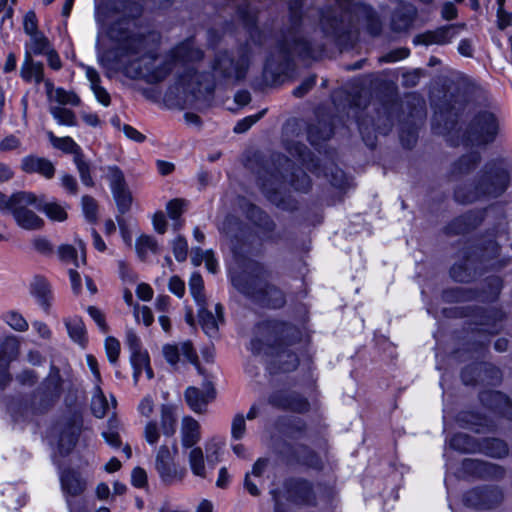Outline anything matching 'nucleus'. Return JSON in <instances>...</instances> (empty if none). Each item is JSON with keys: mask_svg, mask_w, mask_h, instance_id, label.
Instances as JSON below:
<instances>
[{"mask_svg": "<svg viewBox=\"0 0 512 512\" xmlns=\"http://www.w3.org/2000/svg\"><path fill=\"white\" fill-rule=\"evenodd\" d=\"M119 63L130 78H144L148 82L161 81L171 70L167 57L148 48L146 37L131 38L120 48Z\"/></svg>", "mask_w": 512, "mask_h": 512, "instance_id": "1", "label": "nucleus"}, {"mask_svg": "<svg viewBox=\"0 0 512 512\" xmlns=\"http://www.w3.org/2000/svg\"><path fill=\"white\" fill-rule=\"evenodd\" d=\"M510 174L504 167H493L487 170L481 178L476 191L471 195H462L461 190L456 191V198L461 202H472L481 196L498 197L508 188Z\"/></svg>", "mask_w": 512, "mask_h": 512, "instance_id": "2", "label": "nucleus"}, {"mask_svg": "<svg viewBox=\"0 0 512 512\" xmlns=\"http://www.w3.org/2000/svg\"><path fill=\"white\" fill-rule=\"evenodd\" d=\"M231 281L234 287L241 293L265 302L272 307H280L283 303L282 293L273 287L263 284L262 280L246 275L231 273Z\"/></svg>", "mask_w": 512, "mask_h": 512, "instance_id": "3", "label": "nucleus"}, {"mask_svg": "<svg viewBox=\"0 0 512 512\" xmlns=\"http://www.w3.org/2000/svg\"><path fill=\"white\" fill-rule=\"evenodd\" d=\"M14 206L12 214L16 223L23 229L35 230L43 225V220L33 211L27 209L32 205L39 210L44 203V195H36L32 192H18L14 194Z\"/></svg>", "mask_w": 512, "mask_h": 512, "instance_id": "4", "label": "nucleus"}, {"mask_svg": "<svg viewBox=\"0 0 512 512\" xmlns=\"http://www.w3.org/2000/svg\"><path fill=\"white\" fill-rule=\"evenodd\" d=\"M178 422V408L171 403L160 406V425L155 420H149L144 427V438L149 445H156L161 433L165 437H172L176 432Z\"/></svg>", "mask_w": 512, "mask_h": 512, "instance_id": "5", "label": "nucleus"}, {"mask_svg": "<svg viewBox=\"0 0 512 512\" xmlns=\"http://www.w3.org/2000/svg\"><path fill=\"white\" fill-rule=\"evenodd\" d=\"M155 468L161 481L167 485L180 483L187 475L186 468L174 461V454L167 445L157 450Z\"/></svg>", "mask_w": 512, "mask_h": 512, "instance_id": "6", "label": "nucleus"}, {"mask_svg": "<svg viewBox=\"0 0 512 512\" xmlns=\"http://www.w3.org/2000/svg\"><path fill=\"white\" fill-rule=\"evenodd\" d=\"M497 124L494 116L490 113L479 115L468 132L465 143L484 144L491 141L496 133Z\"/></svg>", "mask_w": 512, "mask_h": 512, "instance_id": "7", "label": "nucleus"}, {"mask_svg": "<svg viewBox=\"0 0 512 512\" xmlns=\"http://www.w3.org/2000/svg\"><path fill=\"white\" fill-rule=\"evenodd\" d=\"M503 499V491L498 487L476 488L465 495L466 504L476 508H492L499 505Z\"/></svg>", "mask_w": 512, "mask_h": 512, "instance_id": "8", "label": "nucleus"}, {"mask_svg": "<svg viewBox=\"0 0 512 512\" xmlns=\"http://www.w3.org/2000/svg\"><path fill=\"white\" fill-rule=\"evenodd\" d=\"M163 355L171 366H177L179 363L187 362L198 368V356L189 341L164 345Z\"/></svg>", "mask_w": 512, "mask_h": 512, "instance_id": "9", "label": "nucleus"}, {"mask_svg": "<svg viewBox=\"0 0 512 512\" xmlns=\"http://www.w3.org/2000/svg\"><path fill=\"white\" fill-rule=\"evenodd\" d=\"M60 483L63 493L66 496V502L71 512L73 505L70 497H75L82 494L86 489V481L75 471L66 470L60 475Z\"/></svg>", "mask_w": 512, "mask_h": 512, "instance_id": "10", "label": "nucleus"}, {"mask_svg": "<svg viewBox=\"0 0 512 512\" xmlns=\"http://www.w3.org/2000/svg\"><path fill=\"white\" fill-rule=\"evenodd\" d=\"M480 399L485 406L512 421V402L505 394L499 391H486L481 394Z\"/></svg>", "mask_w": 512, "mask_h": 512, "instance_id": "11", "label": "nucleus"}, {"mask_svg": "<svg viewBox=\"0 0 512 512\" xmlns=\"http://www.w3.org/2000/svg\"><path fill=\"white\" fill-rule=\"evenodd\" d=\"M462 26H445L442 28H439L435 31H429L426 33H423L421 35H418L415 38V42L421 43L424 45H432V44H438L443 45L450 43L458 34V30L460 28H463Z\"/></svg>", "mask_w": 512, "mask_h": 512, "instance_id": "12", "label": "nucleus"}, {"mask_svg": "<svg viewBox=\"0 0 512 512\" xmlns=\"http://www.w3.org/2000/svg\"><path fill=\"white\" fill-rule=\"evenodd\" d=\"M181 445L185 449L198 447L201 440V427L197 420L191 416H185L181 420L180 426Z\"/></svg>", "mask_w": 512, "mask_h": 512, "instance_id": "13", "label": "nucleus"}, {"mask_svg": "<svg viewBox=\"0 0 512 512\" xmlns=\"http://www.w3.org/2000/svg\"><path fill=\"white\" fill-rule=\"evenodd\" d=\"M214 398L213 388L206 386L203 390L195 387H188L185 391V399L192 411L202 413L207 404Z\"/></svg>", "mask_w": 512, "mask_h": 512, "instance_id": "14", "label": "nucleus"}, {"mask_svg": "<svg viewBox=\"0 0 512 512\" xmlns=\"http://www.w3.org/2000/svg\"><path fill=\"white\" fill-rule=\"evenodd\" d=\"M187 461L192 474L201 479H206L210 470L214 468L212 463L207 462V456L201 447L189 449Z\"/></svg>", "mask_w": 512, "mask_h": 512, "instance_id": "15", "label": "nucleus"}, {"mask_svg": "<svg viewBox=\"0 0 512 512\" xmlns=\"http://www.w3.org/2000/svg\"><path fill=\"white\" fill-rule=\"evenodd\" d=\"M21 168L26 173H38L47 179L52 178L55 173V168L51 161L32 155L22 159Z\"/></svg>", "mask_w": 512, "mask_h": 512, "instance_id": "16", "label": "nucleus"}, {"mask_svg": "<svg viewBox=\"0 0 512 512\" xmlns=\"http://www.w3.org/2000/svg\"><path fill=\"white\" fill-rule=\"evenodd\" d=\"M20 76L25 82H34L39 84L47 80L44 78V66L40 62H35L28 53H25L23 63L20 68Z\"/></svg>", "mask_w": 512, "mask_h": 512, "instance_id": "17", "label": "nucleus"}, {"mask_svg": "<svg viewBox=\"0 0 512 512\" xmlns=\"http://www.w3.org/2000/svg\"><path fill=\"white\" fill-rule=\"evenodd\" d=\"M215 312L216 315L202 305L198 313L202 328L209 337H214L217 334L218 325L223 320V308L220 304L215 305Z\"/></svg>", "mask_w": 512, "mask_h": 512, "instance_id": "18", "label": "nucleus"}, {"mask_svg": "<svg viewBox=\"0 0 512 512\" xmlns=\"http://www.w3.org/2000/svg\"><path fill=\"white\" fill-rule=\"evenodd\" d=\"M30 292L36 298L38 304L45 311H48L52 301V293L48 281L43 277H34L30 283Z\"/></svg>", "mask_w": 512, "mask_h": 512, "instance_id": "19", "label": "nucleus"}, {"mask_svg": "<svg viewBox=\"0 0 512 512\" xmlns=\"http://www.w3.org/2000/svg\"><path fill=\"white\" fill-rule=\"evenodd\" d=\"M116 400L110 396V401L107 399L100 385L94 384L92 392L91 409L97 418H103L110 409H114Z\"/></svg>", "mask_w": 512, "mask_h": 512, "instance_id": "20", "label": "nucleus"}, {"mask_svg": "<svg viewBox=\"0 0 512 512\" xmlns=\"http://www.w3.org/2000/svg\"><path fill=\"white\" fill-rule=\"evenodd\" d=\"M45 88L50 101H55L60 105L78 106L80 104V98L75 93L62 88L55 89L50 80L45 81Z\"/></svg>", "mask_w": 512, "mask_h": 512, "instance_id": "21", "label": "nucleus"}, {"mask_svg": "<svg viewBox=\"0 0 512 512\" xmlns=\"http://www.w3.org/2000/svg\"><path fill=\"white\" fill-rule=\"evenodd\" d=\"M78 251L81 254V261H85V244L81 239L76 240V247L64 244L58 248V256L65 264H73L79 266Z\"/></svg>", "mask_w": 512, "mask_h": 512, "instance_id": "22", "label": "nucleus"}, {"mask_svg": "<svg viewBox=\"0 0 512 512\" xmlns=\"http://www.w3.org/2000/svg\"><path fill=\"white\" fill-rule=\"evenodd\" d=\"M85 74L97 101L104 106H108L110 104V95L106 89L100 85L98 72L94 68L87 66L85 68Z\"/></svg>", "mask_w": 512, "mask_h": 512, "instance_id": "23", "label": "nucleus"}, {"mask_svg": "<svg viewBox=\"0 0 512 512\" xmlns=\"http://www.w3.org/2000/svg\"><path fill=\"white\" fill-rule=\"evenodd\" d=\"M131 363L134 368L133 378L137 383L142 372H145L148 379L153 377L152 369L149 366L148 354L144 351L131 353Z\"/></svg>", "mask_w": 512, "mask_h": 512, "instance_id": "24", "label": "nucleus"}, {"mask_svg": "<svg viewBox=\"0 0 512 512\" xmlns=\"http://www.w3.org/2000/svg\"><path fill=\"white\" fill-rule=\"evenodd\" d=\"M479 452L487 456L501 458L508 455L507 444L500 439H486L479 446Z\"/></svg>", "mask_w": 512, "mask_h": 512, "instance_id": "25", "label": "nucleus"}, {"mask_svg": "<svg viewBox=\"0 0 512 512\" xmlns=\"http://www.w3.org/2000/svg\"><path fill=\"white\" fill-rule=\"evenodd\" d=\"M29 37L30 40L25 45V53H28L29 56L44 54L50 49L49 41L41 32L29 35Z\"/></svg>", "mask_w": 512, "mask_h": 512, "instance_id": "26", "label": "nucleus"}, {"mask_svg": "<svg viewBox=\"0 0 512 512\" xmlns=\"http://www.w3.org/2000/svg\"><path fill=\"white\" fill-rule=\"evenodd\" d=\"M67 206L62 205L56 201L47 202L44 199V203L39 210L44 212L45 215L52 221L62 222L67 219Z\"/></svg>", "mask_w": 512, "mask_h": 512, "instance_id": "27", "label": "nucleus"}, {"mask_svg": "<svg viewBox=\"0 0 512 512\" xmlns=\"http://www.w3.org/2000/svg\"><path fill=\"white\" fill-rule=\"evenodd\" d=\"M225 445V441L217 436L208 439L204 444V449L207 456V462L212 463V466L220 460V454Z\"/></svg>", "mask_w": 512, "mask_h": 512, "instance_id": "28", "label": "nucleus"}, {"mask_svg": "<svg viewBox=\"0 0 512 512\" xmlns=\"http://www.w3.org/2000/svg\"><path fill=\"white\" fill-rule=\"evenodd\" d=\"M453 449L461 452L474 453L479 452L480 444L475 443L468 435L458 433L454 435L449 442Z\"/></svg>", "mask_w": 512, "mask_h": 512, "instance_id": "29", "label": "nucleus"}, {"mask_svg": "<svg viewBox=\"0 0 512 512\" xmlns=\"http://www.w3.org/2000/svg\"><path fill=\"white\" fill-rule=\"evenodd\" d=\"M65 325L70 338L74 342L83 345L85 341L86 330L82 320L78 317L68 318L65 321Z\"/></svg>", "mask_w": 512, "mask_h": 512, "instance_id": "30", "label": "nucleus"}, {"mask_svg": "<svg viewBox=\"0 0 512 512\" xmlns=\"http://www.w3.org/2000/svg\"><path fill=\"white\" fill-rule=\"evenodd\" d=\"M52 145L66 153H73L75 156L80 153L79 145L71 137H56L53 133H49Z\"/></svg>", "mask_w": 512, "mask_h": 512, "instance_id": "31", "label": "nucleus"}, {"mask_svg": "<svg viewBox=\"0 0 512 512\" xmlns=\"http://www.w3.org/2000/svg\"><path fill=\"white\" fill-rule=\"evenodd\" d=\"M50 113L59 125L75 126L77 123L75 114L71 110L60 105L52 106L50 108Z\"/></svg>", "mask_w": 512, "mask_h": 512, "instance_id": "32", "label": "nucleus"}, {"mask_svg": "<svg viewBox=\"0 0 512 512\" xmlns=\"http://www.w3.org/2000/svg\"><path fill=\"white\" fill-rule=\"evenodd\" d=\"M136 250L141 259H145L149 253L157 252V242L151 236L142 235L136 241Z\"/></svg>", "mask_w": 512, "mask_h": 512, "instance_id": "33", "label": "nucleus"}, {"mask_svg": "<svg viewBox=\"0 0 512 512\" xmlns=\"http://www.w3.org/2000/svg\"><path fill=\"white\" fill-rule=\"evenodd\" d=\"M74 162L76 164L80 179L85 186H94V181L90 173L89 164L83 159L82 154L74 156Z\"/></svg>", "mask_w": 512, "mask_h": 512, "instance_id": "34", "label": "nucleus"}, {"mask_svg": "<svg viewBox=\"0 0 512 512\" xmlns=\"http://www.w3.org/2000/svg\"><path fill=\"white\" fill-rule=\"evenodd\" d=\"M105 175L109 181L111 191L120 189L126 186L125 178L122 171L116 166H108L105 169Z\"/></svg>", "mask_w": 512, "mask_h": 512, "instance_id": "35", "label": "nucleus"}, {"mask_svg": "<svg viewBox=\"0 0 512 512\" xmlns=\"http://www.w3.org/2000/svg\"><path fill=\"white\" fill-rule=\"evenodd\" d=\"M189 289L190 292L195 299L196 303L199 306L204 305V296L202 294L203 290V280L200 274L193 273L189 279Z\"/></svg>", "mask_w": 512, "mask_h": 512, "instance_id": "36", "label": "nucleus"}, {"mask_svg": "<svg viewBox=\"0 0 512 512\" xmlns=\"http://www.w3.org/2000/svg\"><path fill=\"white\" fill-rule=\"evenodd\" d=\"M3 320L14 330L24 332L28 329L26 319L16 311H9L4 314Z\"/></svg>", "mask_w": 512, "mask_h": 512, "instance_id": "37", "label": "nucleus"}, {"mask_svg": "<svg viewBox=\"0 0 512 512\" xmlns=\"http://www.w3.org/2000/svg\"><path fill=\"white\" fill-rule=\"evenodd\" d=\"M82 211L87 221L95 223L97 221L98 205L94 198L85 195L81 200Z\"/></svg>", "mask_w": 512, "mask_h": 512, "instance_id": "38", "label": "nucleus"}, {"mask_svg": "<svg viewBox=\"0 0 512 512\" xmlns=\"http://www.w3.org/2000/svg\"><path fill=\"white\" fill-rule=\"evenodd\" d=\"M112 194L120 212L125 213L130 208L132 202V196L127 186L112 191Z\"/></svg>", "mask_w": 512, "mask_h": 512, "instance_id": "39", "label": "nucleus"}, {"mask_svg": "<svg viewBox=\"0 0 512 512\" xmlns=\"http://www.w3.org/2000/svg\"><path fill=\"white\" fill-rule=\"evenodd\" d=\"M117 421L109 420L108 422V430L102 432V436L105 441L112 447H119L121 444L119 434L117 432Z\"/></svg>", "mask_w": 512, "mask_h": 512, "instance_id": "40", "label": "nucleus"}, {"mask_svg": "<svg viewBox=\"0 0 512 512\" xmlns=\"http://www.w3.org/2000/svg\"><path fill=\"white\" fill-rule=\"evenodd\" d=\"M173 254L177 261L183 262L187 258L188 244L185 238L177 236L172 241Z\"/></svg>", "mask_w": 512, "mask_h": 512, "instance_id": "41", "label": "nucleus"}, {"mask_svg": "<svg viewBox=\"0 0 512 512\" xmlns=\"http://www.w3.org/2000/svg\"><path fill=\"white\" fill-rule=\"evenodd\" d=\"M246 432L245 417L242 414H237L231 424V437L234 440H240L244 437Z\"/></svg>", "mask_w": 512, "mask_h": 512, "instance_id": "42", "label": "nucleus"}, {"mask_svg": "<svg viewBox=\"0 0 512 512\" xmlns=\"http://www.w3.org/2000/svg\"><path fill=\"white\" fill-rule=\"evenodd\" d=\"M105 351L106 355L108 357V360L114 364L119 356L120 353V343L119 341L114 337H107L105 339Z\"/></svg>", "mask_w": 512, "mask_h": 512, "instance_id": "43", "label": "nucleus"}, {"mask_svg": "<svg viewBox=\"0 0 512 512\" xmlns=\"http://www.w3.org/2000/svg\"><path fill=\"white\" fill-rule=\"evenodd\" d=\"M280 369L284 372L291 371L296 368L298 358L294 353L282 352L278 356Z\"/></svg>", "mask_w": 512, "mask_h": 512, "instance_id": "44", "label": "nucleus"}, {"mask_svg": "<svg viewBox=\"0 0 512 512\" xmlns=\"http://www.w3.org/2000/svg\"><path fill=\"white\" fill-rule=\"evenodd\" d=\"M134 317L137 322H143L145 326H150L154 321L152 311L147 306H136L134 308Z\"/></svg>", "mask_w": 512, "mask_h": 512, "instance_id": "45", "label": "nucleus"}, {"mask_svg": "<svg viewBox=\"0 0 512 512\" xmlns=\"http://www.w3.org/2000/svg\"><path fill=\"white\" fill-rule=\"evenodd\" d=\"M155 403L153 398L150 395H147L141 399L138 404L137 411L138 413L145 417L150 418L154 412Z\"/></svg>", "mask_w": 512, "mask_h": 512, "instance_id": "46", "label": "nucleus"}, {"mask_svg": "<svg viewBox=\"0 0 512 512\" xmlns=\"http://www.w3.org/2000/svg\"><path fill=\"white\" fill-rule=\"evenodd\" d=\"M185 202L181 199H173L166 205L168 216L172 220H177L184 210Z\"/></svg>", "mask_w": 512, "mask_h": 512, "instance_id": "47", "label": "nucleus"}, {"mask_svg": "<svg viewBox=\"0 0 512 512\" xmlns=\"http://www.w3.org/2000/svg\"><path fill=\"white\" fill-rule=\"evenodd\" d=\"M87 312L90 315V317L95 321V323L97 324L99 329L103 333H106L108 330V326L106 324L104 314L98 308H96L94 306L88 307Z\"/></svg>", "mask_w": 512, "mask_h": 512, "instance_id": "48", "label": "nucleus"}, {"mask_svg": "<svg viewBox=\"0 0 512 512\" xmlns=\"http://www.w3.org/2000/svg\"><path fill=\"white\" fill-rule=\"evenodd\" d=\"M32 246L35 251L42 255H50L53 250L51 243L46 238L42 237L35 238L32 241Z\"/></svg>", "mask_w": 512, "mask_h": 512, "instance_id": "49", "label": "nucleus"}, {"mask_svg": "<svg viewBox=\"0 0 512 512\" xmlns=\"http://www.w3.org/2000/svg\"><path fill=\"white\" fill-rule=\"evenodd\" d=\"M24 31L28 35L39 33L37 29V19L34 12H28L24 17Z\"/></svg>", "mask_w": 512, "mask_h": 512, "instance_id": "50", "label": "nucleus"}, {"mask_svg": "<svg viewBox=\"0 0 512 512\" xmlns=\"http://www.w3.org/2000/svg\"><path fill=\"white\" fill-rule=\"evenodd\" d=\"M261 116L262 113L242 119L235 125L234 131L236 133L246 132L254 123H256L260 119Z\"/></svg>", "mask_w": 512, "mask_h": 512, "instance_id": "51", "label": "nucleus"}, {"mask_svg": "<svg viewBox=\"0 0 512 512\" xmlns=\"http://www.w3.org/2000/svg\"><path fill=\"white\" fill-rule=\"evenodd\" d=\"M499 4L498 9V25L500 29H504L512 25V13H506L503 9V0H497Z\"/></svg>", "mask_w": 512, "mask_h": 512, "instance_id": "52", "label": "nucleus"}, {"mask_svg": "<svg viewBox=\"0 0 512 512\" xmlns=\"http://www.w3.org/2000/svg\"><path fill=\"white\" fill-rule=\"evenodd\" d=\"M169 290L178 297L185 293V283L178 276H173L169 280Z\"/></svg>", "mask_w": 512, "mask_h": 512, "instance_id": "53", "label": "nucleus"}, {"mask_svg": "<svg viewBox=\"0 0 512 512\" xmlns=\"http://www.w3.org/2000/svg\"><path fill=\"white\" fill-rule=\"evenodd\" d=\"M308 406H309V404H308L307 400L300 396L292 397L287 403L288 408H290L294 411H297V412L306 411L308 409Z\"/></svg>", "mask_w": 512, "mask_h": 512, "instance_id": "54", "label": "nucleus"}, {"mask_svg": "<svg viewBox=\"0 0 512 512\" xmlns=\"http://www.w3.org/2000/svg\"><path fill=\"white\" fill-rule=\"evenodd\" d=\"M232 61L229 59L227 55L223 56L219 60H217L216 65L214 67L215 70L220 71L226 76H232Z\"/></svg>", "mask_w": 512, "mask_h": 512, "instance_id": "55", "label": "nucleus"}, {"mask_svg": "<svg viewBox=\"0 0 512 512\" xmlns=\"http://www.w3.org/2000/svg\"><path fill=\"white\" fill-rule=\"evenodd\" d=\"M154 229L160 233L163 234L166 232L167 229V222L165 215L162 211H158L153 215L152 218Z\"/></svg>", "mask_w": 512, "mask_h": 512, "instance_id": "56", "label": "nucleus"}, {"mask_svg": "<svg viewBox=\"0 0 512 512\" xmlns=\"http://www.w3.org/2000/svg\"><path fill=\"white\" fill-rule=\"evenodd\" d=\"M478 160H479L478 155L474 154V153L471 155L462 157L458 162L459 171L460 172L468 171L472 166H474L478 162Z\"/></svg>", "mask_w": 512, "mask_h": 512, "instance_id": "57", "label": "nucleus"}, {"mask_svg": "<svg viewBox=\"0 0 512 512\" xmlns=\"http://www.w3.org/2000/svg\"><path fill=\"white\" fill-rule=\"evenodd\" d=\"M86 362H87V365H88L90 371L92 372V374L94 376V381H95L94 384L100 385L101 376H100V371L98 368L97 360L95 359V357L93 355L88 354L86 356Z\"/></svg>", "mask_w": 512, "mask_h": 512, "instance_id": "58", "label": "nucleus"}, {"mask_svg": "<svg viewBox=\"0 0 512 512\" xmlns=\"http://www.w3.org/2000/svg\"><path fill=\"white\" fill-rule=\"evenodd\" d=\"M19 147H20V141L18 138H16L13 135H9V136L5 137L0 142V150H2V151H10V150L17 149Z\"/></svg>", "mask_w": 512, "mask_h": 512, "instance_id": "59", "label": "nucleus"}, {"mask_svg": "<svg viewBox=\"0 0 512 512\" xmlns=\"http://www.w3.org/2000/svg\"><path fill=\"white\" fill-rule=\"evenodd\" d=\"M147 475L142 468H135L132 471V483L136 487H143L146 484Z\"/></svg>", "mask_w": 512, "mask_h": 512, "instance_id": "60", "label": "nucleus"}, {"mask_svg": "<svg viewBox=\"0 0 512 512\" xmlns=\"http://www.w3.org/2000/svg\"><path fill=\"white\" fill-rule=\"evenodd\" d=\"M61 184L63 186L64 189H66L68 192H70L71 194H76L77 193V182H76V179L71 176V175H63L61 177Z\"/></svg>", "mask_w": 512, "mask_h": 512, "instance_id": "61", "label": "nucleus"}, {"mask_svg": "<svg viewBox=\"0 0 512 512\" xmlns=\"http://www.w3.org/2000/svg\"><path fill=\"white\" fill-rule=\"evenodd\" d=\"M136 294L141 300L149 301L153 297V290L148 284L141 283L137 286Z\"/></svg>", "mask_w": 512, "mask_h": 512, "instance_id": "62", "label": "nucleus"}, {"mask_svg": "<svg viewBox=\"0 0 512 512\" xmlns=\"http://www.w3.org/2000/svg\"><path fill=\"white\" fill-rule=\"evenodd\" d=\"M126 342L131 350V353H134L136 351H142L140 348V339L133 331L127 332Z\"/></svg>", "mask_w": 512, "mask_h": 512, "instance_id": "63", "label": "nucleus"}, {"mask_svg": "<svg viewBox=\"0 0 512 512\" xmlns=\"http://www.w3.org/2000/svg\"><path fill=\"white\" fill-rule=\"evenodd\" d=\"M123 132L127 138L136 142H143L145 139V136L143 134H141L138 130L129 125H124Z\"/></svg>", "mask_w": 512, "mask_h": 512, "instance_id": "64", "label": "nucleus"}]
</instances>
